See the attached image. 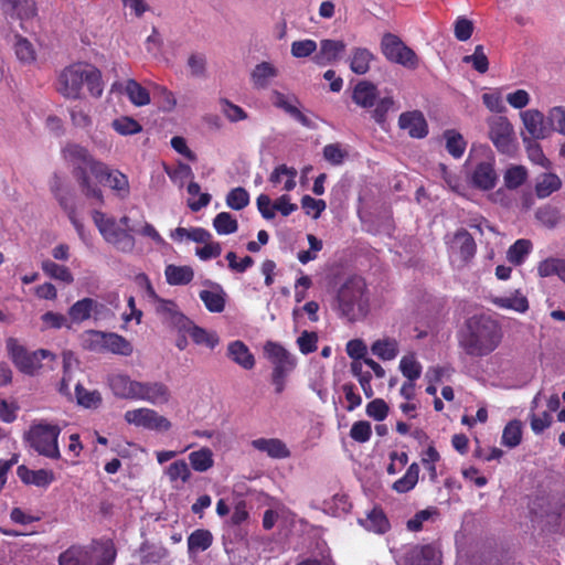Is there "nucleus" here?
I'll return each instance as SVG.
<instances>
[{
  "label": "nucleus",
  "mask_w": 565,
  "mask_h": 565,
  "mask_svg": "<svg viewBox=\"0 0 565 565\" xmlns=\"http://www.w3.org/2000/svg\"><path fill=\"white\" fill-rule=\"evenodd\" d=\"M500 324L489 316L470 317L458 335L459 347L472 358H483L492 353L502 341Z\"/></svg>",
  "instance_id": "f257e3e1"
},
{
  "label": "nucleus",
  "mask_w": 565,
  "mask_h": 565,
  "mask_svg": "<svg viewBox=\"0 0 565 565\" xmlns=\"http://www.w3.org/2000/svg\"><path fill=\"white\" fill-rule=\"evenodd\" d=\"M63 159L74 167L73 175L76 179L81 192L86 199L96 204H104L102 190L93 183L88 172L94 177L104 171V163L96 160L89 151L75 142H67L61 150Z\"/></svg>",
  "instance_id": "f03ea898"
},
{
  "label": "nucleus",
  "mask_w": 565,
  "mask_h": 565,
  "mask_svg": "<svg viewBox=\"0 0 565 565\" xmlns=\"http://www.w3.org/2000/svg\"><path fill=\"white\" fill-rule=\"evenodd\" d=\"M94 97L103 94L102 73L90 64L75 63L65 67L58 75L56 88L66 98H79L83 84Z\"/></svg>",
  "instance_id": "7ed1b4c3"
},
{
  "label": "nucleus",
  "mask_w": 565,
  "mask_h": 565,
  "mask_svg": "<svg viewBox=\"0 0 565 565\" xmlns=\"http://www.w3.org/2000/svg\"><path fill=\"white\" fill-rule=\"evenodd\" d=\"M365 282L362 278L348 279L338 292V309L350 322L360 320L367 315L369 300L364 295Z\"/></svg>",
  "instance_id": "20e7f679"
},
{
  "label": "nucleus",
  "mask_w": 565,
  "mask_h": 565,
  "mask_svg": "<svg viewBox=\"0 0 565 565\" xmlns=\"http://www.w3.org/2000/svg\"><path fill=\"white\" fill-rule=\"evenodd\" d=\"M116 548L111 542L92 546H72L58 557L60 565H113Z\"/></svg>",
  "instance_id": "39448f33"
},
{
  "label": "nucleus",
  "mask_w": 565,
  "mask_h": 565,
  "mask_svg": "<svg viewBox=\"0 0 565 565\" xmlns=\"http://www.w3.org/2000/svg\"><path fill=\"white\" fill-rule=\"evenodd\" d=\"M61 428L57 425L39 423L29 429L25 439L40 455L51 459H58L61 452L57 445Z\"/></svg>",
  "instance_id": "423d86ee"
},
{
  "label": "nucleus",
  "mask_w": 565,
  "mask_h": 565,
  "mask_svg": "<svg viewBox=\"0 0 565 565\" xmlns=\"http://www.w3.org/2000/svg\"><path fill=\"white\" fill-rule=\"evenodd\" d=\"M93 221L106 242L114 245L118 250L131 253L135 248V238L127 230L121 228L114 217L94 210Z\"/></svg>",
  "instance_id": "0eeeda50"
},
{
  "label": "nucleus",
  "mask_w": 565,
  "mask_h": 565,
  "mask_svg": "<svg viewBox=\"0 0 565 565\" xmlns=\"http://www.w3.org/2000/svg\"><path fill=\"white\" fill-rule=\"evenodd\" d=\"M381 52L387 61L409 70L418 66V56L397 35L385 33L381 40Z\"/></svg>",
  "instance_id": "6e6552de"
},
{
  "label": "nucleus",
  "mask_w": 565,
  "mask_h": 565,
  "mask_svg": "<svg viewBox=\"0 0 565 565\" xmlns=\"http://www.w3.org/2000/svg\"><path fill=\"white\" fill-rule=\"evenodd\" d=\"M450 262L457 268L467 266L475 257L477 245L473 237L465 228H459L447 239Z\"/></svg>",
  "instance_id": "1a4fd4ad"
},
{
  "label": "nucleus",
  "mask_w": 565,
  "mask_h": 565,
  "mask_svg": "<svg viewBox=\"0 0 565 565\" xmlns=\"http://www.w3.org/2000/svg\"><path fill=\"white\" fill-rule=\"evenodd\" d=\"M489 137L498 151L505 154L515 152L513 126L507 117L495 116L489 119Z\"/></svg>",
  "instance_id": "9d476101"
},
{
  "label": "nucleus",
  "mask_w": 565,
  "mask_h": 565,
  "mask_svg": "<svg viewBox=\"0 0 565 565\" xmlns=\"http://www.w3.org/2000/svg\"><path fill=\"white\" fill-rule=\"evenodd\" d=\"M125 420L150 430L167 431L171 428V422L167 417L150 408L128 411L125 413Z\"/></svg>",
  "instance_id": "9b49d317"
},
{
  "label": "nucleus",
  "mask_w": 565,
  "mask_h": 565,
  "mask_svg": "<svg viewBox=\"0 0 565 565\" xmlns=\"http://www.w3.org/2000/svg\"><path fill=\"white\" fill-rule=\"evenodd\" d=\"M264 353L273 364L271 374L289 375L297 365L296 358L277 342L267 341L264 345Z\"/></svg>",
  "instance_id": "f8f14e48"
},
{
  "label": "nucleus",
  "mask_w": 565,
  "mask_h": 565,
  "mask_svg": "<svg viewBox=\"0 0 565 565\" xmlns=\"http://www.w3.org/2000/svg\"><path fill=\"white\" fill-rule=\"evenodd\" d=\"M7 350L14 365L23 373L33 375L40 367V358L28 352L14 338L7 340Z\"/></svg>",
  "instance_id": "ddd939ff"
},
{
  "label": "nucleus",
  "mask_w": 565,
  "mask_h": 565,
  "mask_svg": "<svg viewBox=\"0 0 565 565\" xmlns=\"http://www.w3.org/2000/svg\"><path fill=\"white\" fill-rule=\"evenodd\" d=\"M398 565H440V554L431 544L414 545L403 554Z\"/></svg>",
  "instance_id": "4468645a"
},
{
  "label": "nucleus",
  "mask_w": 565,
  "mask_h": 565,
  "mask_svg": "<svg viewBox=\"0 0 565 565\" xmlns=\"http://www.w3.org/2000/svg\"><path fill=\"white\" fill-rule=\"evenodd\" d=\"M90 337L92 344L104 348L113 353L129 355L132 352L131 344L119 334L92 331Z\"/></svg>",
  "instance_id": "2eb2a0df"
},
{
  "label": "nucleus",
  "mask_w": 565,
  "mask_h": 565,
  "mask_svg": "<svg viewBox=\"0 0 565 565\" xmlns=\"http://www.w3.org/2000/svg\"><path fill=\"white\" fill-rule=\"evenodd\" d=\"M522 122L530 139L539 140L548 137L551 129L545 124L543 113L537 109H527L521 113Z\"/></svg>",
  "instance_id": "dca6fc26"
},
{
  "label": "nucleus",
  "mask_w": 565,
  "mask_h": 565,
  "mask_svg": "<svg viewBox=\"0 0 565 565\" xmlns=\"http://www.w3.org/2000/svg\"><path fill=\"white\" fill-rule=\"evenodd\" d=\"M171 392L162 382H139L136 399H143L150 404H167L170 401Z\"/></svg>",
  "instance_id": "f3484780"
},
{
  "label": "nucleus",
  "mask_w": 565,
  "mask_h": 565,
  "mask_svg": "<svg viewBox=\"0 0 565 565\" xmlns=\"http://www.w3.org/2000/svg\"><path fill=\"white\" fill-rule=\"evenodd\" d=\"M204 285L211 287L210 290H201L199 294V297L203 301L205 308L210 312H223L226 305V292L223 287L211 280H205Z\"/></svg>",
  "instance_id": "a211bd4d"
},
{
  "label": "nucleus",
  "mask_w": 565,
  "mask_h": 565,
  "mask_svg": "<svg viewBox=\"0 0 565 565\" xmlns=\"http://www.w3.org/2000/svg\"><path fill=\"white\" fill-rule=\"evenodd\" d=\"M398 126L406 130L412 138H424L428 134L426 119L418 110L401 114Z\"/></svg>",
  "instance_id": "6ab92c4d"
},
{
  "label": "nucleus",
  "mask_w": 565,
  "mask_h": 565,
  "mask_svg": "<svg viewBox=\"0 0 565 565\" xmlns=\"http://www.w3.org/2000/svg\"><path fill=\"white\" fill-rule=\"evenodd\" d=\"M157 303L156 310L167 322L179 329H185L190 324V320L179 310L178 305L172 300L159 299L153 300Z\"/></svg>",
  "instance_id": "aec40b11"
},
{
  "label": "nucleus",
  "mask_w": 565,
  "mask_h": 565,
  "mask_svg": "<svg viewBox=\"0 0 565 565\" xmlns=\"http://www.w3.org/2000/svg\"><path fill=\"white\" fill-rule=\"evenodd\" d=\"M498 180L493 163L483 161L476 166L471 174V183L475 188L488 191L495 186Z\"/></svg>",
  "instance_id": "412c9836"
},
{
  "label": "nucleus",
  "mask_w": 565,
  "mask_h": 565,
  "mask_svg": "<svg viewBox=\"0 0 565 565\" xmlns=\"http://www.w3.org/2000/svg\"><path fill=\"white\" fill-rule=\"evenodd\" d=\"M94 178L100 182L107 184L111 190L116 191L120 198H127L129 195V181L128 178L118 170L110 171L104 163V171L100 174H95Z\"/></svg>",
  "instance_id": "4be33fe9"
},
{
  "label": "nucleus",
  "mask_w": 565,
  "mask_h": 565,
  "mask_svg": "<svg viewBox=\"0 0 565 565\" xmlns=\"http://www.w3.org/2000/svg\"><path fill=\"white\" fill-rule=\"evenodd\" d=\"M345 43L341 40H321L320 50L315 56L320 65L331 64L342 57L345 52Z\"/></svg>",
  "instance_id": "5701e85b"
},
{
  "label": "nucleus",
  "mask_w": 565,
  "mask_h": 565,
  "mask_svg": "<svg viewBox=\"0 0 565 565\" xmlns=\"http://www.w3.org/2000/svg\"><path fill=\"white\" fill-rule=\"evenodd\" d=\"M109 385L114 394L120 398L136 399L139 382L127 375L117 374L109 379Z\"/></svg>",
  "instance_id": "b1692460"
},
{
  "label": "nucleus",
  "mask_w": 565,
  "mask_h": 565,
  "mask_svg": "<svg viewBox=\"0 0 565 565\" xmlns=\"http://www.w3.org/2000/svg\"><path fill=\"white\" fill-rule=\"evenodd\" d=\"M252 446L263 452H266L271 458L284 459L290 456L285 443L277 438H258L252 441Z\"/></svg>",
  "instance_id": "393cba45"
},
{
  "label": "nucleus",
  "mask_w": 565,
  "mask_h": 565,
  "mask_svg": "<svg viewBox=\"0 0 565 565\" xmlns=\"http://www.w3.org/2000/svg\"><path fill=\"white\" fill-rule=\"evenodd\" d=\"M270 100L274 106L282 109L288 115L294 117L297 121H299L302 126L311 128L313 127V122L310 118H308L305 114H302L296 106L291 105L288 98L278 90H273Z\"/></svg>",
  "instance_id": "a878e982"
},
{
  "label": "nucleus",
  "mask_w": 565,
  "mask_h": 565,
  "mask_svg": "<svg viewBox=\"0 0 565 565\" xmlns=\"http://www.w3.org/2000/svg\"><path fill=\"white\" fill-rule=\"evenodd\" d=\"M376 98L377 88L373 83L361 81L355 85L352 99L356 105L363 108H371L375 105Z\"/></svg>",
  "instance_id": "bb28decb"
},
{
  "label": "nucleus",
  "mask_w": 565,
  "mask_h": 565,
  "mask_svg": "<svg viewBox=\"0 0 565 565\" xmlns=\"http://www.w3.org/2000/svg\"><path fill=\"white\" fill-rule=\"evenodd\" d=\"M227 355L245 370H250L255 365L254 355L249 352L248 347L239 340L228 344Z\"/></svg>",
  "instance_id": "cd10ccee"
},
{
  "label": "nucleus",
  "mask_w": 565,
  "mask_h": 565,
  "mask_svg": "<svg viewBox=\"0 0 565 565\" xmlns=\"http://www.w3.org/2000/svg\"><path fill=\"white\" fill-rule=\"evenodd\" d=\"M164 276L170 286H184L193 280L194 270L188 265L177 266L170 264L164 269Z\"/></svg>",
  "instance_id": "c85d7f7f"
},
{
  "label": "nucleus",
  "mask_w": 565,
  "mask_h": 565,
  "mask_svg": "<svg viewBox=\"0 0 565 565\" xmlns=\"http://www.w3.org/2000/svg\"><path fill=\"white\" fill-rule=\"evenodd\" d=\"M278 70L269 62H262L252 72V82L256 88H267L270 81L278 76Z\"/></svg>",
  "instance_id": "c756f323"
},
{
  "label": "nucleus",
  "mask_w": 565,
  "mask_h": 565,
  "mask_svg": "<svg viewBox=\"0 0 565 565\" xmlns=\"http://www.w3.org/2000/svg\"><path fill=\"white\" fill-rule=\"evenodd\" d=\"M359 522L366 530L374 533L384 534L390 530V522L382 509H372L365 519H360Z\"/></svg>",
  "instance_id": "7c9ffc66"
},
{
  "label": "nucleus",
  "mask_w": 565,
  "mask_h": 565,
  "mask_svg": "<svg viewBox=\"0 0 565 565\" xmlns=\"http://www.w3.org/2000/svg\"><path fill=\"white\" fill-rule=\"evenodd\" d=\"M371 351L379 359L383 361H391L397 356L399 345L397 340L394 338H383L373 342Z\"/></svg>",
  "instance_id": "2f4dec72"
},
{
  "label": "nucleus",
  "mask_w": 565,
  "mask_h": 565,
  "mask_svg": "<svg viewBox=\"0 0 565 565\" xmlns=\"http://www.w3.org/2000/svg\"><path fill=\"white\" fill-rule=\"evenodd\" d=\"M0 8L6 13H15L19 18L35 15L36 9L33 1L29 0H0Z\"/></svg>",
  "instance_id": "473e14b6"
},
{
  "label": "nucleus",
  "mask_w": 565,
  "mask_h": 565,
  "mask_svg": "<svg viewBox=\"0 0 565 565\" xmlns=\"http://www.w3.org/2000/svg\"><path fill=\"white\" fill-rule=\"evenodd\" d=\"M374 55L365 47H354L351 51L350 70L358 74L364 75L370 70V63Z\"/></svg>",
  "instance_id": "72a5a7b5"
},
{
  "label": "nucleus",
  "mask_w": 565,
  "mask_h": 565,
  "mask_svg": "<svg viewBox=\"0 0 565 565\" xmlns=\"http://www.w3.org/2000/svg\"><path fill=\"white\" fill-rule=\"evenodd\" d=\"M213 543V535L209 530L198 529L188 537V550L190 554L206 551Z\"/></svg>",
  "instance_id": "f704fd0d"
},
{
  "label": "nucleus",
  "mask_w": 565,
  "mask_h": 565,
  "mask_svg": "<svg viewBox=\"0 0 565 565\" xmlns=\"http://www.w3.org/2000/svg\"><path fill=\"white\" fill-rule=\"evenodd\" d=\"M18 476L24 483H32L35 486H47L54 479L53 473L47 470L40 469L34 471L28 469L25 466H20L18 468Z\"/></svg>",
  "instance_id": "c9c22d12"
},
{
  "label": "nucleus",
  "mask_w": 565,
  "mask_h": 565,
  "mask_svg": "<svg viewBox=\"0 0 565 565\" xmlns=\"http://www.w3.org/2000/svg\"><path fill=\"white\" fill-rule=\"evenodd\" d=\"M562 185L561 179L554 173H542L535 184V194L540 199L550 196Z\"/></svg>",
  "instance_id": "e433bc0d"
},
{
  "label": "nucleus",
  "mask_w": 565,
  "mask_h": 565,
  "mask_svg": "<svg viewBox=\"0 0 565 565\" xmlns=\"http://www.w3.org/2000/svg\"><path fill=\"white\" fill-rule=\"evenodd\" d=\"M98 302L92 298H84L76 301L68 310L71 319L75 322H82L90 318L93 311H96Z\"/></svg>",
  "instance_id": "4c0bfd02"
},
{
  "label": "nucleus",
  "mask_w": 565,
  "mask_h": 565,
  "mask_svg": "<svg viewBox=\"0 0 565 565\" xmlns=\"http://www.w3.org/2000/svg\"><path fill=\"white\" fill-rule=\"evenodd\" d=\"M419 466L413 462L406 473L393 483V489L398 493H406L412 490L418 482Z\"/></svg>",
  "instance_id": "58836bf2"
},
{
  "label": "nucleus",
  "mask_w": 565,
  "mask_h": 565,
  "mask_svg": "<svg viewBox=\"0 0 565 565\" xmlns=\"http://www.w3.org/2000/svg\"><path fill=\"white\" fill-rule=\"evenodd\" d=\"M125 92L135 106H146L150 103L148 90L135 79L127 81Z\"/></svg>",
  "instance_id": "ea45409f"
},
{
  "label": "nucleus",
  "mask_w": 565,
  "mask_h": 565,
  "mask_svg": "<svg viewBox=\"0 0 565 565\" xmlns=\"http://www.w3.org/2000/svg\"><path fill=\"white\" fill-rule=\"evenodd\" d=\"M527 179V170L523 166H512L503 175L504 185L509 190L520 188Z\"/></svg>",
  "instance_id": "a19ab883"
},
{
  "label": "nucleus",
  "mask_w": 565,
  "mask_h": 565,
  "mask_svg": "<svg viewBox=\"0 0 565 565\" xmlns=\"http://www.w3.org/2000/svg\"><path fill=\"white\" fill-rule=\"evenodd\" d=\"M189 460L195 471L204 472L213 466V454L209 448L192 451Z\"/></svg>",
  "instance_id": "79ce46f5"
},
{
  "label": "nucleus",
  "mask_w": 565,
  "mask_h": 565,
  "mask_svg": "<svg viewBox=\"0 0 565 565\" xmlns=\"http://www.w3.org/2000/svg\"><path fill=\"white\" fill-rule=\"evenodd\" d=\"M522 439V425L520 420L509 422L502 433V444L509 448L520 445Z\"/></svg>",
  "instance_id": "37998d69"
},
{
  "label": "nucleus",
  "mask_w": 565,
  "mask_h": 565,
  "mask_svg": "<svg viewBox=\"0 0 565 565\" xmlns=\"http://www.w3.org/2000/svg\"><path fill=\"white\" fill-rule=\"evenodd\" d=\"M75 396L77 403L86 408H97L102 403V396L98 391H87L79 383L75 386Z\"/></svg>",
  "instance_id": "c03bdc74"
},
{
  "label": "nucleus",
  "mask_w": 565,
  "mask_h": 565,
  "mask_svg": "<svg viewBox=\"0 0 565 565\" xmlns=\"http://www.w3.org/2000/svg\"><path fill=\"white\" fill-rule=\"evenodd\" d=\"M43 271L50 277L66 284L73 282L74 278L67 267L58 265L50 259L42 262Z\"/></svg>",
  "instance_id": "a18cd8bd"
},
{
  "label": "nucleus",
  "mask_w": 565,
  "mask_h": 565,
  "mask_svg": "<svg viewBox=\"0 0 565 565\" xmlns=\"http://www.w3.org/2000/svg\"><path fill=\"white\" fill-rule=\"evenodd\" d=\"M213 226L218 234L228 235L237 231L238 223L228 212H221L213 220Z\"/></svg>",
  "instance_id": "49530a36"
},
{
  "label": "nucleus",
  "mask_w": 565,
  "mask_h": 565,
  "mask_svg": "<svg viewBox=\"0 0 565 565\" xmlns=\"http://www.w3.org/2000/svg\"><path fill=\"white\" fill-rule=\"evenodd\" d=\"M185 329L189 331L191 338L196 344H204L213 349L218 343V338L215 333H210L203 328L193 326L191 321Z\"/></svg>",
  "instance_id": "de8ad7c7"
},
{
  "label": "nucleus",
  "mask_w": 565,
  "mask_h": 565,
  "mask_svg": "<svg viewBox=\"0 0 565 565\" xmlns=\"http://www.w3.org/2000/svg\"><path fill=\"white\" fill-rule=\"evenodd\" d=\"M493 302L500 308L519 312H524L529 308L527 299L520 294L510 297H497Z\"/></svg>",
  "instance_id": "09e8293b"
},
{
  "label": "nucleus",
  "mask_w": 565,
  "mask_h": 565,
  "mask_svg": "<svg viewBox=\"0 0 565 565\" xmlns=\"http://www.w3.org/2000/svg\"><path fill=\"white\" fill-rule=\"evenodd\" d=\"M399 370L408 381H416L422 374V365L414 354H408L399 361Z\"/></svg>",
  "instance_id": "8fccbe9b"
},
{
  "label": "nucleus",
  "mask_w": 565,
  "mask_h": 565,
  "mask_svg": "<svg viewBox=\"0 0 565 565\" xmlns=\"http://www.w3.org/2000/svg\"><path fill=\"white\" fill-rule=\"evenodd\" d=\"M226 204L235 211H241L249 204V194L242 188L232 189L226 195Z\"/></svg>",
  "instance_id": "3c124183"
},
{
  "label": "nucleus",
  "mask_w": 565,
  "mask_h": 565,
  "mask_svg": "<svg viewBox=\"0 0 565 565\" xmlns=\"http://www.w3.org/2000/svg\"><path fill=\"white\" fill-rule=\"evenodd\" d=\"M446 149L454 158H460L466 149V141L462 136L454 130L445 132Z\"/></svg>",
  "instance_id": "603ef678"
},
{
  "label": "nucleus",
  "mask_w": 565,
  "mask_h": 565,
  "mask_svg": "<svg viewBox=\"0 0 565 565\" xmlns=\"http://www.w3.org/2000/svg\"><path fill=\"white\" fill-rule=\"evenodd\" d=\"M462 62L466 64H471L472 67L481 74L489 70V61L484 54L482 45H477L475 47L473 54L463 56Z\"/></svg>",
  "instance_id": "864d4df0"
},
{
  "label": "nucleus",
  "mask_w": 565,
  "mask_h": 565,
  "mask_svg": "<svg viewBox=\"0 0 565 565\" xmlns=\"http://www.w3.org/2000/svg\"><path fill=\"white\" fill-rule=\"evenodd\" d=\"M535 217L544 226L553 228L559 223L561 213L556 207L546 205L536 210Z\"/></svg>",
  "instance_id": "5fc2aeb1"
},
{
  "label": "nucleus",
  "mask_w": 565,
  "mask_h": 565,
  "mask_svg": "<svg viewBox=\"0 0 565 565\" xmlns=\"http://www.w3.org/2000/svg\"><path fill=\"white\" fill-rule=\"evenodd\" d=\"M532 244L529 239H518L508 250L509 262L520 265L530 253Z\"/></svg>",
  "instance_id": "6e6d98bb"
},
{
  "label": "nucleus",
  "mask_w": 565,
  "mask_h": 565,
  "mask_svg": "<svg viewBox=\"0 0 565 565\" xmlns=\"http://www.w3.org/2000/svg\"><path fill=\"white\" fill-rule=\"evenodd\" d=\"M113 128L120 135H135L142 130L141 125L131 117L122 116L111 122Z\"/></svg>",
  "instance_id": "4d7b16f0"
},
{
  "label": "nucleus",
  "mask_w": 565,
  "mask_h": 565,
  "mask_svg": "<svg viewBox=\"0 0 565 565\" xmlns=\"http://www.w3.org/2000/svg\"><path fill=\"white\" fill-rule=\"evenodd\" d=\"M167 475L171 481L181 479L185 483L190 480L191 471L184 460H177L167 468Z\"/></svg>",
  "instance_id": "13d9d810"
},
{
  "label": "nucleus",
  "mask_w": 565,
  "mask_h": 565,
  "mask_svg": "<svg viewBox=\"0 0 565 565\" xmlns=\"http://www.w3.org/2000/svg\"><path fill=\"white\" fill-rule=\"evenodd\" d=\"M547 121L551 130L558 131L565 136V107L555 106L547 114Z\"/></svg>",
  "instance_id": "bf43d9fd"
},
{
  "label": "nucleus",
  "mask_w": 565,
  "mask_h": 565,
  "mask_svg": "<svg viewBox=\"0 0 565 565\" xmlns=\"http://www.w3.org/2000/svg\"><path fill=\"white\" fill-rule=\"evenodd\" d=\"M348 157V152L341 148L340 143H330L323 148V158L333 166L341 164Z\"/></svg>",
  "instance_id": "052dcab7"
},
{
  "label": "nucleus",
  "mask_w": 565,
  "mask_h": 565,
  "mask_svg": "<svg viewBox=\"0 0 565 565\" xmlns=\"http://www.w3.org/2000/svg\"><path fill=\"white\" fill-rule=\"evenodd\" d=\"M70 115L75 127L87 129L92 126L93 121L89 115V109H86L82 106H74L70 109Z\"/></svg>",
  "instance_id": "680f3d73"
},
{
  "label": "nucleus",
  "mask_w": 565,
  "mask_h": 565,
  "mask_svg": "<svg viewBox=\"0 0 565 565\" xmlns=\"http://www.w3.org/2000/svg\"><path fill=\"white\" fill-rule=\"evenodd\" d=\"M14 51L17 57L23 63H31L35 58L32 44L23 38H18L14 43Z\"/></svg>",
  "instance_id": "e2e57ef3"
},
{
  "label": "nucleus",
  "mask_w": 565,
  "mask_h": 565,
  "mask_svg": "<svg viewBox=\"0 0 565 565\" xmlns=\"http://www.w3.org/2000/svg\"><path fill=\"white\" fill-rule=\"evenodd\" d=\"M523 142L526 143V150H527L529 158L533 162H535L542 167H546L550 163L547 158L544 156L540 145L536 143V140L530 139L526 136H523Z\"/></svg>",
  "instance_id": "0e129e2a"
},
{
  "label": "nucleus",
  "mask_w": 565,
  "mask_h": 565,
  "mask_svg": "<svg viewBox=\"0 0 565 565\" xmlns=\"http://www.w3.org/2000/svg\"><path fill=\"white\" fill-rule=\"evenodd\" d=\"M372 434L371 424L366 420L355 422L350 430V437L358 443H366Z\"/></svg>",
  "instance_id": "69168bd1"
},
{
  "label": "nucleus",
  "mask_w": 565,
  "mask_h": 565,
  "mask_svg": "<svg viewBox=\"0 0 565 565\" xmlns=\"http://www.w3.org/2000/svg\"><path fill=\"white\" fill-rule=\"evenodd\" d=\"M301 206L306 214H312L313 218H318L320 214L326 210L327 204L323 200H317L310 195H303L301 199Z\"/></svg>",
  "instance_id": "338daca9"
},
{
  "label": "nucleus",
  "mask_w": 565,
  "mask_h": 565,
  "mask_svg": "<svg viewBox=\"0 0 565 565\" xmlns=\"http://www.w3.org/2000/svg\"><path fill=\"white\" fill-rule=\"evenodd\" d=\"M317 50V43L313 40L295 41L291 44V54L297 58L310 56Z\"/></svg>",
  "instance_id": "774afa93"
}]
</instances>
